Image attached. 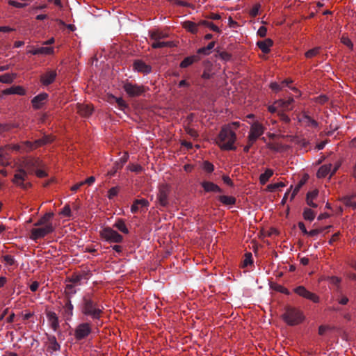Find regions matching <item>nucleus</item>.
Listing matches in <instances>:
<instances>
[{"label": "nucleus", "mask_w": 356, "mask_h": 356, "mask_svg": "<svg viewBox=\"0 0 356 356\" xmlns=\"http://www.w3.org/2000/svg\"><path fill=\"white\" fill-rule=\"evenodd\" d=\"M80 311L83 316L96 321L102 318L104 313V307L99 303L92 294L87 293L81 299Z\"/></svg>", "instance_id": "1"}, {"label": "nucleus", "mask_w": 356, "mask_h": 356, "mask_svg": "<svg viewBox=\"0 0 356 356\" xmlns=\"http://www.w3.org/2000/svg\"><path fill=\"white\" fill-rule=\"evenodd\" d=\"M23 167L26 169H20L14 176L13 182L23 189H27L31 184L24 183L27 174H33L35 170L42 166L41 161L38 158L28 157L22 162Z\"/></svg>", "instance_id": "2"}, {"label": "nucleus", "mask_w": 356, "mask_h": 356, "mask_svg": "<svg viewBox=\"0 0 356 356\" xmlns=\"http://www.w3.org/2000/svg\"><path fill=\"white\" fill-rule=\"evenodd\" d=\"M236 140V135L232 129L230 125H225L222 127L217 138L216 144L222 150H235L236 149L234 143Z\"/></svg>", "instance_id": "3"}, {"label": "nucleus", "mask_w": 356, "mask_h": 356, "mask_svg": "<svg viewBox=\"0 0 356 356\" xmlns=\"http://www.w3.org/2000/svg\"><path fill=\"white\" fill-rule=\"evenodd\" d=\"M282 318L287 325L293 326L301 323L305 316L299 309L288 306L285 308Z\"/></svg>", "instance_id": "4"}, {"label": "nucleus", "mask_w": 356, "mask_h": 356, "mask_svg": "<svg viewBox=\"0 0 356 356\" xmlns=\"http://www.w3.org/2000/svg\"><path fill=\"white\" fill-rule=\"evenodd\" d=\"M102 238L108 243H120L123 241V236L110 227H105L99 231Z\"/></svg>", "instance_id": "5"}, {"label": "nucleus", "mask_w": 356, "mask_h": 356, "mask_svg": "<svg viewBox=\"0 0 356 356\" xmlns=\"http://www.w3.org/2000/svg\"><path fill=\"white\" fill-rule=\"evenodd\" d=\"M92 333L91 323L89 322H84L79 324L74 330V338L76 341L86 339Z\"/></svg>", "instance_id": "6"}, {"label": "nucleus", "mask_w": 356, "mask_h": 356, "mask_svg": "<svg viewBox=\"0 0 356 356\" xmlns=\"http://www.w3.org/2000/svg\"><path fill=\"white\" fill-rule=\"evenodd\" d=\"M54 231V228L52 225H47L44 227L33 228L31 230L30 238L36 241L38 239L44 238Z\"/></svg>", "instance_id": "7"}, {"label": "nucleus", "mask_w": 356, "mask_h": 356, "mask_svg": "<svg viewBox=\"0 0 356 356\" xmlns=\"http://www.w3.org/2000/svg\"><path fill=\"white\" fill-rule=\"evenodd\" d=\"M123 88L127 94L131 97H138L145 92V89L143 86H138L130 82L124 84Z\"/></svg>", "instance_id": "8"}, {"label": "nucleus", "mask_w": 356, "mask_h": 356, "mask_svg": "<svg viewBox=\"0 0 356 356\" xmlns=\"http://www.w3.org/2000/svg\"><path fill=\"white\" fill-rule=\"evenodd\" d=\"M293 291L300 297L309 300L314 303H317L320 300L318 296L308 291L304 286H297L293 289Z\"/></svg>", "instance_id": "9"}, {"label": "nucleus", "mask_w": 356, "mask_h": 356, "mask_svg": "<svg viewBox=\"0 0 356 356\" xmlns=\"http://www.w3.org/2000/svg\"><path fill=\"white\" fill-rule=\"evenodd\" d=\"M170 192V189L168 185L163 184L159 186L157 200L160 206L166 207L169 204L168 195Z\"/></svg>", "instance_id": "10"}, {"label": "nucleus", "mask_w": 356, "mask_h": 356, "mask_svg": "<svg viewBox=\"0 0 356 356\" xmlns=\"http://www.w3.org/2000/svg\"><path fill=\"white\" fill-rule=\"evenodd\" d=\"M53 140L52 138L49 136H45L42 138L36 140L34 143H32L29 141H26L24 143L23 149L24 151H29L33 149H35L38 147H40L42 145H46L47 143H51Z\"/></svg>", "instance_id": "11"}, {"label": "nucleus", "mask_w": 356, "mask_h": 356, "mask_svg": "<svg viewBox=\"0 0 356 356\" xmlns=\"http://www.w3.org/2000/svg\"><path fill=\"white\" fill-rule=\"evenodd\" d=\"M265 128L259 122H254L251 127L248 135V137L251 138V140L256 141L259 137H260L264 133Z\"/></svg>", "instance_id": "12"}, {"label": "nucleus", "mask_w": 356, "mask_h": 356, "mask_svg": "<svg viewBox=\"0 0 356 356\" xmlns=\"http://www.w3.org/2000/svg\"><path fill=\"white\" fill-rule=\"evenodd\" d=\"M49 95L46 92H42L34 97L31 104L34 109H40L47 102Z\"/></svg>", "instance_id": "13"}, {"label": "nucleus", "mask_w": 356, "mask_h": 356, "mask_svg": "<svg viewBox=\"0 0 356 356\" xmlns=\"http://www.w3.org/2000/svg\"><path fill=\"white\" fill-rule=\"evenodd\" d=\"M129 159L128 153L125 152L123 156L116 161L113 166V168L108 171L107 175L109 177H113L120 169L122 168L123 165Z\"/></svg>", "instance_id": "14"}, {"label": "nucleus", "mask_w": 356, "mask_h": 356, "mask_svg": "<svg viewBox=\"0 0 356 356\" xmlns=\"http://www.w3.org/2000/svg\"><path fill=\"white\" fill-rule=\"evenodd\" d=\"M134 70L144 74L152 72V67L142 60H136L133 63Z\"/></svg>", "instance_id": "15"}, {"label": "nucleus", "mask_w": 356, "mask_h": 356, "mask_svg": "<svg viewBox=\"0 0 356 356\" xmlns=\"http://www.w3.org/2000/svg\"><path fill=\"white\" fill-rule=\"evenodd\" d=\"M56 76V70H48L40 76V82L43 86H49L55 81Z\"/></svg>", "instance_id": "16"}, {"label": "nucleus", "mask_w": 356, "mask_h": 356, "mask_svg": "<svg viewBox=\"0 0 356 356\" xmlns=\"http://www.w3.org/2000/svg\"><path fill=\"white\" fill-rule=\"evenodd\" d=\"M63 302V315L66 320H69L73 315L74 306L72 304L71 300L64 299Z\"/></svg>", "instance_id": "17"}, {"label": "nucleus", "mask_w": 356, "mask_h": 356, "mask_svg": "<svg viewBox=\"0 0 356 356\" xmlns=\"http://www.w3.org/2000/svg\"><path fill=\"white\" fill-rule=\"evenodd\" d=\"M76 110L79 115L86 118L92 114L93 111V107L89 104H77Z\"/></svg>", "instance_id": "18"}, {"label": "nucleus", "mask_w": 356, "mask_h": 356, "mask_svg": "<svg viewBox=\"0 0 356 356\" xmlns=\"http://www.w3.org/2000/svg\"><path fill=\"white\" fill-rule=\"evenodd\" d=\"M201 186L204 188V191L207 192V193H210V192L222 193V189L218 185H216V184H214L211 181H202L201 183Z\"/></svg>", "instance_id": "19"}, {"label": "nucleus", "mask_w": 356, "mask_h": 356, "mask_svg": "<svg viewBox=\"0 0 356 356\" xmlns=\"http://www.w3.org/2000/svg\"><path fill=\"white\" fill-rule=\"evenodd\" d=\"M149 204V203L148 200H147L146 199L143 198V199L135 200L134 201L133 204L131 207V211L133 213H136L138 211L139 207H140L141 209H143V208L147 209L148 207Z\"/></svg>", "instance_id": "20"}, {"label": "nucleus", "mask_w": 356, "mask_h": 356, "mask_svg": "<svg viewBox=\"0 0 356 356\" xmlns=\"http://www.w3.org/2000/svg\"><path fill=\"white\" fill-rule=\"evenodd\" d=\"M47 318L50 323L51 328L54 331H56L59 327V321L56 314L54 312L49 311L47 312Z\"/></svg>", "instance_id": "21"}, {"label": "nucleus", "mask_w": 356, "mask_h": 356, "mask_svg": "<svg viewBox=\"0 0 356 356\" xmlns=\"http://www.w3.org/2000/svg\"><path fill=\"white\" fill-rule=\"evenodd\" d=\"M53 213H47L42 216L35 224V227H44L47 225H52L51 219L53 218Z\"/></svg>", "instance_id": "22"}, {"label": "nucleus", "mask_w": 356, "mask_h": 356, "mask_svg": "<svg viewBox=\"0 0 356 356\" xmlns=\"http://www.w3.org/2000/svg\"><path fill=\"white\" fill-rule=\"evenodd\" d=\"M182 26L186 30L193 34L197 33L198 32L199 27L202 26V25H199V22L196 24L192 21H185L182 23Z\"/></svg>", "instance_id": "23"}, {"label": "nucleus", "mask_w": 356, "mask_h": 356, "mask_svg": "<svg viewBox=\"0 0 356 356\" xmlns=\"http://www.w3.org/2000/svg\"><path fill=\"white\" fill-rule=\"evenodd\" d=\"M273 42L271 39L267 38L264 40L258 41L257 45L264 54H268L270 51V47L273 45Z\"/></svg>", "instance_id": "24"}, {"label": "nucleus", "mask_w": 356, "mask_h": 356, "mask_svg": "<svg viewBox=\"0 0 356 356\" xmlns=\"http://www.w3.org/2000/svg\"><path fill=\"white\" fill-rule=\"evenodd\" d=\"M78 289L74 284H67L64 291V299L71 300L74 295L77 292Z\"/></svg>", "instance_id": "25"}, {"label": "nucleus", "mask_w": 356, "mask_h": 356, "mask_svg": "<svg viewBox=\"0 0 356 356\" xmlns=\"http://www.w3.org/2000/svg\"><path fill=\"white\" fill-rule=\"evenodd\" d=\"M3 94L5 95H11V94H17L19 95H24L26 94L25 90L19 86H13L10 88H7L3 90Z\"/></svg>", "instance_id": "26"}, {"label": "nucleus", "mask_w": 356, "mask_h": 356, "mask_svg": "<svg viewBox=\"0 0 356 356\" xmlns=\"http://www.w3.org/2000/svg\"><path fill=\"white\" fill-rule=\"evenodd\" d=\"M293 102V99L289 98L288 100L278 99L275 102V104L277 105L278 108H282V111L289 110L290 105Z\"/></svg>", "instance_id": "27"}, {"label": "nucleus", "mask_w": 356, "mask_h": 356, "mask_svg": "<svg viewBox=\"0 0 356 356\" xmlns=\"http://www.w3.org/2000/svg\"><path fill=\"white\" fill-rule=\"evenodd\" d=\"M152 43L151 44V47L153 49H161L164 47H172L175 46L173 42L168 41L163 42L161 40H152Z\"/></svg>", "instance_id": "28"}, {"label": "nucleus", "mask_w": 356, "mask_h": 356, "mask_svg": "<svg viewBox=\"0 0 356 356\" xmlns=\"http://www.w3.org/2000/svg\"><path fill=\"white\" fill-rule=\"evenodd\" d=\"M149 35L151 40H161L168 37L167 33L158 30L149 31Z\"/></svg>", "instance_id": "29"}, {"label": "nucleus", "mask_w": 356, "mask_h": 356, "mask_svg": "<svg viewBox=\"0 0 356 356\" xmlns=\"http://www.w3.org/2000/svg\"><path fill=\"white\" fill-rule=\"evenodd\" d=\"M108 100L110 102H116L118 107L122 111H124L126 108H128V104L125 102V101L122 97H116L114 95H110L108 97Z\"/></svg>", "instance_id": "30"}, {"label": "nucleus", "mask_w": 356, "mask_h": 356, "mask_svg": "<svg viewBox=\"0 0 356 356\" xmlns=\"http://www.w3.org/2000/svg\"><path fill=\"white\" fill-rule=\"evenodd\" d=\"M54 51L52 47H39L34 49H32L29 51L30 54L33 55H38V54H44V55H49L52 54Z\"/></svg>", "instance_id": "31"}, {"label": "nucleus", "mask_w": 356, "mask_h": 356, "mask_svg": "<svg viewBox=\"0 0 356 356\" xmlns=\"http://www.w3.org/2000/svg\"><path fill=\"white\" fill-rule=\"evenodd\" d=\"M113 227L116 228L118 230L125 234H127L129 232L124 220L122 218H118L115 222Z\"/></svg>", "instance_id": "32"}, {"label": "nucleus", "mask_w": 356, "mask_h": 356, "mask_svg": "<svg viewBox=\"0 0 356 356\" xmlns=\"http://www.w3.org/2000/svg\"><path fill=\"white\" fill-rule=\"evenodd\" d=\"M355 197H356V193L351 195H347L342 197L341 201L346 207L355 209L356 202L353 200Z\"/></svg>", "instance_id": "33"}, {"label": "nucleus", "mask_w": 356, "mask_h": 356, "mask_svg": "<svg viewBox=\"0 0 356 356\" xmlns=\"http://www.w3.org/2000/svg\"><path fill=\"white\" fill-rule=\"evenodd\" d=\"M300 121L305 122L307 126L312 127H317L318 126V123L315 120L312 119L306 113H302V117L300 119Z\"/></svg>", "instance_id": "34"}, {"label": "nucleus", "mask_w": 356, "mask_h": 356, "mask_svg": "<svg viewBox=\"0 0 356 356\" xmlns=\"http://www.w3.org/2000/svg\"><path fill=\"white\" fill-rule=\"evenodd\" d=\"M318 191L317 190H314L310 192H308L306 197L307 204L313 208H316L318 205L316 203L313 202V200L315 199L318 195Z\"/></svg>", "instance_id": "35"}, {"label": "nucleus", "mask_w": 356, "mask_h": 356, "mask_svg": "<svg viewBox=\"0 0 356 356\" xmlns=\"http://www.w3.org/2000/svg\"><path fill=\"white\" fill-rule=\"evenodd\" d=\"M332 164L323 165L320 167L317 172V177L318 178H324L330 173L331 174Z\"/></svg>", "instance_id": "36"}, {"label": "nucleus", "mask_w": 356, "mask_h": 356, "mask_svg": "<svg viewBox=\"0 0 356 356\" xmlns=\"http://www.w3.org/2000/svg\"><path fill=\"white\" fill-rule=\"evenodd\" d=\"M273 170L270 168H267L265 172L260 175L259 182L261 185L266 184L269 179L273 175Z\"/></svg>", "instance_id": "37"}, {"label": "nucleus", "mask_w": 356, "mask_h": 356, "mask_svg": "<svg viewBox=\"0 0 356 356\" xmlns=\"http://www.w3.org/2000/svg\"><path fill=\"white\" fill-rule=\"evenodd\" d=\"M198 60L197 56H191L185 58L180 63V67L186 68Z\"/></svg>", "instance_id": "38"}, {"label": "nucleus", "mask_w": 356, "mask_h": 356, "mask_svg": "<svg viewBox=\"0 0 356 356\" xmlns=\"http://www.w3.org/2000/svg\"><path fill=\"white\" fill-rule=\"evenodd\" d=\"M219 201L225 205H234L236 204V200L234 197L227 195H220Z\"/></svg>", "instance_id": "39"}, {"label": "nucleus", "mask_w": 356, "mask_h": 356, "mask_svg": "<svg viewBox=\"0 0 356 356\" xmlns=\"http://www.w3.org/2000/svg\"><path fill=\"white\" fill-rule=\"evenodd\" d=\"M199 25H202V26L209 28L213 31L217 33H221V30L213 23L207 21V20H201L199 22Z\"/></svg>", "instance_id": "40"}, {"label": "nucleus", "mask_w": 356, "mask_h": 356, "mask_svg": "<svg viewBox=\"0 0 356 356\" xmlns=\"http://www.w3.org/2000/svg\"><path fill=\"white\" fill-rule=\"evenodd\" d=\"M199 25H202V26L209 28L213 31L217 33H221V30L213 23L207 21V20H201L199 22Z\"/></svg>", "instance_id": "41"}, {"label": "nucleus", "mask_w": 356, "mask_h": 356, "mask_svg": "<svg viewBox=\"0 0 356 356\" xmlns=\"http://www.w3.org/2000/svg\"><path fill=\"white\" fill-rule=\"evenodd\" d=\"M199 25H202V26L209 28L213 31L217 33H221V30L213 23L207 21V20H201L199 22Z\"/></svg>", "instance_id": "42"}, {"label": "nucleus", "mask_w": 356, "mask_h": 356, "mask_svg": "<svg viewBox=\"0 0 356 356\" xmlns=\"http://www.w3.org/2000/svg\"><path fill=\"white\" fill-rule=\"evenodd\" d=\"M16 75L14 74H4L0 75V82L4 83H11L15 79Z\"/></svg>", "instance_id": "43"}, {"label": "nucleus", "mask_w": 356, "mask_h": 356, "mask_svg": "<svg viewBox=\"0 0 356 356\" xmlns=\"http://www.w3.org/2000/svg\"><path fill=\"white\" fill-rule=\"evenodd\" d=\"M215 47V42H211L208 44L207 47H204L202 48H200L197 50V53L200 54H204V55H209L210 54V51L213 47Z\"/></svg>", "instance_id": "44"}, {"label": "nucleus", "mask_w": 356, "mask_h": 356, "mask_svg": "<svg viewBox=\"0 0 356 356\" xmlns=\"http://www.w3.org/2000/svg\"><path fill=\"white\" fill-rule=\"evenodd\" d=\"M302 215L305 220L312 221L315 218L316 213L311 209L305 208Z\"/></svg>", "instance_id": "45"}, {"label": "nucleus", "mask_w": 356, "mask_h": 356, "mask_svg": "<svg viewBox=\"0 0 356 356\" xmlns=\"http://www.w3.org/2000/svg\"><path fill=\"white\" fill-rule=\"evenodd\" d=\"M82 279L83 275H73L72 277L68 278L67 281L69 282V284H72L77 286L81 284Z\"/></svg>", "instance_id": "46"}, {"label": "nucleus", "mask_w": 356, "mask_h": 356, "mask_svg": "<svg viewBox=\"0 0 356 356\" xmlns=\"http://www.w3.org/2000/svg\"><path fill=\"white\" fill-rule=\"evenodd\" d=\"M306 181H307V178L304 177L296 186V187L294 188V189L291 193V200H293L294 198V197L299 192V191L302 188V186L305 184Z\"/></svg>", "instance_id": "47"}, {"label": "nucleus", "mask_w": 356, "mask_h": 356, "mask_svg": "<svg viewBox=\"0 0 356 356\" xmlns=\"http://www.w3.org/2000/svg\"><path fill=\"white\" fill-rule=\"evenodd\" d=\"M49 348H51L53 351H58L60 348V344L57 342L55 337H52L49 339Z\"/></svg>", "instance_id": "48"}, {"label": "nucleus", "mask_w": 356, "mask_h": 356, "mask_svg": "<svg viewBox=\"0 0 356 356\" xmlns=\"http://www.w3.org/2000/svg\"><path fill=\"white\" fill-rule=\"evenodd\" d=\"M216 56L219 57L221 60L224 61H228L231 59L232 55L225 51H218Z\"/></svg>", "instance_id": "49"}, {"label": "nucleus", "mask_w": 356, "mask_h": 356, "mask_svg": "<svg viewBox=\"0 0 356 356\" xmlns=\"http://www.w3.org/2000/svg\"><path fill=\"white\" fill-rule=\"evenodd\" d=\"M284 186H285V184L283 182L271 184H268L267 186L266 191H268L269 192H274L277 188H281V187H284Z\"/></svg>", "instance_id": "50"}, {"label": "nucleus", "mask_w": 356, "mask_h": 356, "mask_svg": "<svg viewBox=\"0 0 356 356\" xmlns=\"http://www.w3.org/2000/svg\"><path fill=\"white\" fill-rule=\"evenodd\" d=\"M3 261L6 263V265L13 266L16 264V261L15 258L9 254H6L2 257Z\"/></svg>", "instance_id": "51"}, {"label": "nucleus", "mask_w": 356, "mask_h": 356, "mask_svg": "<svg viewBox=\"0 0 356 356\" xmlns=\"http://www.w3.org/2000/svg\"><path fill=\"white\" fill-rule=\"evenodd\" d=\"M341 42L344 44L346 45V47H348L350 50H353V47H354V45H353V43L352 42V41L348 38V37L343 35L341 38Z\"/></svg>", "instance_id": "52"}, {"label": "nucleus", "mask_w": 356, "mask_h": 356, "mask_svg": "<svg viewBox=\"0 0 356 356\" xmlns=\"http://www.w3.org/2000/svg\"><path fill=\"white\" fill-rule=\"evenodd\" d=\"M319 52H320V47H315V48L308 50L305 53V56L307 58H310L314 57L316 55H318L319 54Z\"/></svg>", "instance_id": "53"}, {"label": "nucleus", "mask_w": 356, "mask_h": 356, "mask_svg": "<svg viewBox=\"0 0 356 356\" xmlns=\"http://www.w3.org/2000/svg\"><path fill=\"white\" fill-rule=\"evenodd\" d=\"M253 263L252 254L251 252H246L245 254V259L243 261V267H247L248 265H251Z\"/></svg>", "instance_id": "54"}, {"label": "nucleus", "mask_w": 356, "mask_h": 356, "mask_svg": "<svg viewBox=\"0 0 356 356\" xmlns=\"http://www.w3.org/2000/svg\"><path fill=\"white\" fill-rule=\"evenodd\" d=\"M15 126L11 124H0V134L6 132L14 128Z\"/></svg>", "instance_id": "55"}, {"label": "nucleus", "mask_w": 356, "mask_h": 356, "mask_svg": "<svg viewBox=\"0 0 356 356\" xmlns=\"http://www.w3.org/2000/svg\"><path fill=\"white\" fill-rule=\"evenodd\" d=\"M8 3L10 6H14L17 8H23L27 6V3H19L13 0H9Z\"/></svg>", "instance_id": "56"}, {"label": "nucleus", "mask_w": 356, "mask_h": 356, "mask_svg": "<svg viewBox=\"0 0 356 356\" xmlns=\"http://www.w3.org/2000/svg\"><path fill=\"white\" fill-rule=\"evenodd\" d=\"M259 8H260V4L257 3V4L254 5L253 7L251 8V10L249 12L250 15L252 17H255L259 13Z\"/></svg>", "instance_id": "57"}, {"label": "nucleus", "mask_w": 356, "mask_h": 356, "mask_svg": "<svg viewBox=\"0 0 356 356\" xmlns=\"http://www.w3.org/2000/svg\"><path fill=\"white\" fill-rule=\"evenodd\" d=\"M203 169L206 172L210 173V172L213 171L214 166H213V165L211 163L206 161H204V163H203Z\"/></svg>", "instance_id": "58"}, {"label": "nucleus", "mask_w": 356, "mask_h": 356, "mask_svg": "<svg viewBox=\"0 0 356 356\" xmlns=\"http://www.w3.org/2000/svg\"><path fill=\"white\" fill-rule=\"evenodd\" d=\"M185 130H186V132L187 133V134H188L193 138H197L199 136V134L197 132V131H195L193 129H191L190 127H186L185 129Z\"/></svg>", "instance_id": "59"}, {"label": "nucleus", "mask_w": 356, "mask_h": 356, "mask_svg": "<svg viewBox=\"0 0 356 356\" xmlns=\"http://www.w3.org/2000/svg\"><path fill=\"white\" fill-rule=\"evenodd\" d=\"M278 115L280 117V119L284 122L285 123H289L291 120H290V118L286 115L283 111H278Z\"/></svg>", "instance_id": "60"}, {"label": "nucleus", "mask_w": 356, "mask_h": 356, "mask_svg": "<svg viewBox=\"0 0 356 356\" xmlns=\"http://www.w3.org/2000/svg\"><path fill=\"white\" fill-rule=\"evenodd\" d=\"M118 187H112L109 191H108V199L111 200L113 199L115 196H116L118 193Z\"/></svg>", "instance_id": "61"}, {"label": "nucleus", "mask_w": 356, "mask_h": 356, "mask_svg": "<svg viewBox=\"0 0 356 356\" xmlns=\"http://www.w3.org/2000/svg\"><path fill=\"white\" fill-rule=\"evenodd\" d=\"M327 101H328V97L325 95H319L317 97H316V102L321 104H324Z\"/></svg>", "instance_id": "62"}, {"label": "nucleus", "mask_w": 356, "mask_h": 356, "mask_svg": "<svg viewBox=\"0 0 356 356\" xmlns=\"http://www.w3.org/2000/svg\"><path fill=\"white\" fill-rule=\"evenodd\" d=\"M129 170L131 172H141L143 170V168L140 165L132 164L131 165L129 166Z\"/></svg>", "instance_id": "63"}, {"label": "nucleus", "mask_w": 356, "mask_h": 356, "mask_svg": "<svg viewBox=\"0 0 356 356\" xmlns=\"http://www.w3.org/2000/svg\"><path fill=\"white\" fill-rule=\"evenodd\" d=\"M34 173L37 175V177L40 178L45 177L47 176V173L42 169H40V168H37Z\"/></svg>", "instance_id": "64"}]
</instances>
